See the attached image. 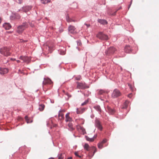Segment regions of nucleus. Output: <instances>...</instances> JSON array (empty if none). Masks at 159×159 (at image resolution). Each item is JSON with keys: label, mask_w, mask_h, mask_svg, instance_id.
<instances>
[{"label": "nucleus", "mask_w": 159, "mask_h": 159, "mask_svg": "<svg viewBox=\"0 0 159 159\" xmlns=\"http://www.w3.org/2000/svg\"><path fill=\"white\" fill-rule=\"evenodd\" d=\"M84 149L87 151H89V156H91V151H93V154L91 157H92L94 155V153L97 152V149L95 147L93 146L91 148H89V146L88 143H85L84 146Z\"/></svg>", "instance_id": "obj_1"}, {"label": "nucleus", "mask_w": 159, "mask_h": 159, "mask_svg": "<svg viewBox=\"0 0 159 159\" xmlns=\"http://www.w3.org/2000/svg\"><path fill=\"white\" fill-rule=\"evenodd\" d=\"M0 53L4 56L7 57L10 55L11 53L9 52V49L6 47H3L0 49Z\"/></svg>", "instance_id": "obj_2"}, {"label": "nucleus", "mask_w": 159, "mask_h": 159, "mask_svg": "<svg viewBox=\"0 0 159 159\" xmlns=\"http://www.w3.org/2000/svg\"><path fill=\"white\" fill-rule=\"evenodd\" d=\"M28 25L27 22H25L22 24L18 26L17 29V32L18 33H21L26 28L28 27Z\"/></svg>", "instance_id": "obj_3"}, {"label": "nucleus", "mask_w": 159, "mask_h": 159, "mask_svg": "<svg viewBox=\"0 0 159 159\" xmlns=\"http://www.w3.org/2000/svg\"><path fill=\"white\" fill-rule=\"evenodd\" d=\"M121 95V93L119 90L115 89L112 93L111 97L113 98H115L120 96Z\"/></svg>", "instance_id": "obj_4"}, {"label": "nucleus", "mask_w": 159, "mask_h": 159, "mask_svg": "<svg viewBox=\"0 0 159 159\" xmlns=\"http://www.w3.org/2000/svg\"><path fill=\"white\" fill-rule=\"evenodd\" d=\"M97 36L98 38L102 40H107L108 38L107 35L102 32H99L97 35Z\"/></svg>", "instance_id": "obj_5"}, {"label": "nucleus", "mask_w": 159, "mask_h": 159, "mask_svg": "<svg viewBox=\"0 0 159 159\" xmlns=\"http://www.w3.org/2000/svg\"><path fill=\"white\" fill-rule=\"evenodd\" d=\"M116 51V48L113 47H110L106 50L105 53L107 55L109 56L114 53Z\"/></svg>", "instance_id": "obj_6"}, {"label": "nucleus", "mask_w": 159, "mask_h": 159, "mask_svg": "<svg viewBox=\"0 0 159 159\" xmlns=\"http://www.w3.org/2000/svg\"><path fill=\"white\" fill-rule=\"evenodd\" d=\"M76 28L72 25H70L68 27V30L69 32L71 34H74L76 33L75 31Z\"/></svg>", "instance_id": "obj_7"}, {"label": "nucleus", "mask_w": 159, "mask_h": 159, "mask_svg": "<svg viewBox=\"0 0 159 159\" xmlns=\"http://www.w3.org/2000/svg\"><path fill=\"white\" fill-rule=\"evenodd\" d=\"M95 125L100 130H102V126L100 122L98 120L96 119L95 120Z\"/></svg>", "instance_id": "obj_8"}, {"label": "nucleus", "mask_w": 159, "mask_h": 159, "mask_svg": "<svg viewBox=\"0 0 159 159\" xmlns=\"http://www.w3.org/2000/svg\"><path fill=\"white\" fill-rule=\"evenodd\" d=\"M52 82L50 79L49 78H44V81L43 82V84L45 85L47 84H51Z\"/></svg>", "instance_id": "obj_9"}, {"label": "nucleus", "mask_w": 159, "mask_h": 159, "mask_svg": "<svg viewBox=\"0 0 159 159\" xmlns=\"http://www.w3.org/2000/svg\"><path fill=\"white\" fill-rule=\"evenodd\" d=\"M93 108L98 112L99 114H101L102 111L99 105H95L93 107Z\"/></svg>", "instance_id": "obj_10"}, {"label": "nucleus", "mask_w": 159, "mask_h": 159, "mask_svg": "<svg viewBox=\"0 0 159 159\" xmlns=\"http://www.w3.org/2000/svg\"><path fill=\"white\" fill-rule=\"evenodd\" d=\"M77 87L80 89H84L85 88V84L83 83L77 82Z\"/></svg>", "instance_id": "obj_11"}, {"label": "nucleus", "mask_w": 159, "mask_h": 159, "mask_svg": "<svg viewBox=\"0 0 159 159\" xmlns=\"http://www.w3.org/2000/svg\"><path fill=\"white\" fill-rule=\"evenodd\" d=\"M8 71V69L7 68H2L0 69V74L1 75L7 74Z\"/></svg>", "instance_id": "obj_12"}, {"label": "nucleus", "mask_w": 159, "mask_h": 159, "mask_svg": "<svg viewBox=\"0 0 159 159\" xmlns=\"http://www.w3.org/2000/svg\"><path fill=\"white\" fill-rule=\"evenodd\" d=\"M107 110L108 113L111 115L114 114L115 112V110L114 109L111 108L109 106L107 107Z\"/></svg>", "instance_id": "obj_13"}, {"label": "nucleus", "mask_w": 159, "mask_h": 159, "mask_svg": "<svg viewBox=\"0 0 159 159\" xmlns=\"http://www.w3.org/2000/svg\"><path fill=\"white\" fill-rule=\"evenodd\" d=\"M32 7V6H29L23 7L22 8V10L23 11L25 12H26L31 10Z\"/></svg>", "instance_id": "obj_14"}, {"label": "nucleus", "mask_w": 159, "mask_h": 159, "mask_svg": "<svg viewBox=\"0 0 159 159\" xmlns=\"http://www.w3.org/2000/svg\"><path fill=\"white\" fill-rule=\"evenodd\" d=\"M125 52L127 53H130L132 52V49L129 45H126L124 48Z\"/></svg>", "instance_id": "obj_15"}, {"label": "nucleus", "mask_w": 159, "mask_h": 159, "mask_svg": "<svg viewBox=\"0 0 159 159\" xmlns=\"http://www.w3.org/2000/svg\"><path fill=\"white\" fill-rule=\"evenodd\" d=\"M19 59L22 60L25 62H28L30 60V59L28 57L25 56H20L19 57Z\"/></svg>", "instance_id": "obj_16"}, {"label": "nucleus", "mask_w": 159, "mask_h": 159, "mask_svg": "<svg viewBox=\"0 0 159 159\" xmlns=\"http://www.w3.org/2000/svg\"><path fill=\"white\" fill-rule=\"evenodd\" d=\"M69 113H67L66 115V121L67 122H71L72 121V118L69 116Z\"/></svg>", "instance_id": "obj_17"}, {"label": "nucleus", "mask_w": 159, "mask_h": 159, "mask_svg": "<svg viewBox=\"0 0 159 159\" xmlns=\"http://www.w3.org/2000/svg\"><path fill=\"white\" fill-rule=\"evenodd\" d=\"M3 27L6 30H9L11 28V25L9 23H5L3 25Z\"/></svg>", "instance_id": "obj_18"}, {"label": "nucleus", "mask_w": 159, "mask_h": 159, "mask_svg": "<svg viewBox=\"0 0 159 159\" xmlns=\"http://www.w3.org/2000/svg\"><path fill=\"white\" fill-rule=\"evenodd\" d=\"M20 18V16L18 14H15L13 15L12 17V19H19Z\"/></svg>", "instance_id": "obj_19"}, {"label": "nucleus", "mask_w": 159, "mask_h": 159, "mask_svg": "<svg viewBox=\"0 0 159 159\" xmlns=\"http://www.w3.org/2000/svg\"><path fill=\"white\" fill-rule=\"evenodd\" d=\"M98 22L102 24H107V22L106 20H103V19H98Z\"/></svg>", "instance_id": "obj_20"}, {"label": "nucleus", "mask_w": 159, "mask_h": 159, "mask_svg": "<svg viewBox=\"0 0 159 159\" xmlns=\"http://www.w3.org/2000/svg\"><path fill=\"white\" fill-rule=\"evenodd\" d=\"M97 93L99 95L103 94L105 92V91L103 89H98L97 91Z\"/></svg>", "instance_id": "obj_21"}, {"label": "nucleus", "mask_w": 159, "mask_h": 159, "mask_svg": "<svg viewBox=\"0 0 159 159\" xmlns=\"http://www.w3.org/2000/svg\"><path fill=\"white\" fill-rule=\"evenodd\" d=\"M45 107V106L43 104H40L39 105V110L40 111H42L43 110Z\"/></svg>", "instance_id": "obj_22"}, {"label": "nucleus", "mask_w": 159, "mask_h": 159, "mask_svg": "<svg viewBox=\"0 0 159 159\" xmlns=\"http://www.w3.org/2000/svg\"><path fill=\"white\" fill-rule=\"evenodd\" d=\"M95 136H94L93 137L91 138H89L88 136L86 135L85 136V137L86 138V140L89 142H93L94 140V137Z\"/></svg>", "instance_id": "obj_23"}, {"label": "nucleus", "mask_w": 159, "mask_h": 159, "mask_svg": "<svg viewBox=\"0 0 159 159\" xmlns=\"http://www.w3.org/2000/svg\"><path fill=\"white\" fill-rule=\"evenodd\" d=\"M129 101L127 100L124 103L123 107V108H126L127 107L128 105L129 104Z\"/></svg>", "instance_id": "obj_24"}, {"label": "nucleus", "mask_w": 159, "mask_h": 159, "mask_svg": "<svg viewBox=\"0 0 159 159\" xmlns=\"http://www.w3.org/2000/svg\"><path fill=\"white\" fill-rule=\"evenodd\" d=\"M25 119L27 123H31L32 122L33 120L30 119L27 116H25Z\"/></svg>", "instance_id": "obj_25"}, {"label": "nucleus", "mask_w": 159, "mask_h": 159, "mask_svg": "<svg viewBox=\"0 0 159 159\" xmlns=\"http://www.w3.org/2000/svg\"><path fill=\"white\" fill-rule=\"evenodd\" d=\"M61 112V110L59 111L58 112V116L61 119H63L64 118V115L63 113H60Z\"/></svg>", "instance_id": "obj_26"}, {"label": "nucleus", "mask_w": 159, "mask_h": 159, "mask_svg": "<svg viewBox=\"0 0 159 159\" xmlns=\"http://www.w3.org/2000/svg\"><path fill=\"white\" fill-rule=\"evenodd\" d=\"M68 125L69 128L70 129V130H73L74 129L73 128V125L71 123H69L68 124Z\"/></svg>", "instance_id": "obj_27"}, {"label": "nucleus", "mask_w": 159, "mask_h": 159, "mask_svg": "<svg viewBox=\"0 0 159 159\" xmlns=\"http://www.w3.org/2000/svg\"><path fill=\"white\" fill-rule=\"evenodd\" d=\"M41 2L44 4L50 2V0H40Z\"/></svg>", "instance_id": "obj_28"}, {"label": "nucleus", "mask_w": 159, "mask_h": 159, "mask_svg": "<svg viewBox=\"0 0 159 159\" xmlns=\"http://www.w3.org/2000/svg\"><path fill=\"white\" fill-rule=\"evenodd\" d=\"M98 146L99 148L102 149L103 147V144L100 143L98 144Z\"/></svg>", "instance_id": "obj_29"}, {"label": "nucleus", "mask_w": 159, "mask_h": 159, "mask_svg": "<svg viewBox=\"0 0 159 159\" xmlns=\"http://www.w3.org/2000/svg\"><path fill=\"white\" fill-rule=\"evenodd\" d=\"M80 129L81 130L83 134H84L86 133L85 129L83 127H80Z\"/></svg>", "instance_id": "obj_30"}, {"label": "nucleus", "mask_w": 159, "mask_h": 159, "mask_svg": "<svg viewBox=\"0 0 159 159\" xmlns=\"http://www.w3.org/2000/svg\"><path fill=\"white\" fill-rule=\"evenodd\" d=\"M58 159H63V157L62 156L61 153L59 154L57 156Z\"/></svg>", "instance_id": "obj_31"}, {"label": "nucleus", "mask_w": 159, "mask_h": 159, "mask_svg": "<svg viewBox=\"0 0 159 159\" xmlns=\"http://www.w3.org/2000/svg\"><path fill=\"white\" fill-rule=\"evenodd\" d=\"M89 102V101L87 100H85L84 102H83V103H82V104H81V106H84L86 104Z\"/></svg>", "instance_id": "obj_32"}, {"label": "nucleus", "mask_w": 159, "mask_h": 159, "mask_svg": "<svg viewBox=\"0 0 159 159\" xmlns=\"http://www.w3.org/2000/svg\"><path fill=\"white\" fill-rule=\"evenodd\" d=\"M81 78V76L80 75L78 76L75 77V79L77 80H80Z\"/></svg>", "instance_id": "obj_33"}, {"label": "nucleus", "mask_w": 159, "mask_h": 159, "mask_svg": "<svg viewBox=\"0 0 159 159\" xmlns=\"http://www.w3.org/2000/svg\"><path fill=\"white\" fill-rule=\"evenodd\" d=\"M107 141V140L106 139H104L103 140L100 142L102 143V144H103L105 143H106Z\"/></svg>", "instance_id": "obj_34"}, {"label": "nucleus", "mask_w": 159, "mask_h": 159, "mask_svg": "<svg viewBox=\"0 0 159 159\" xmlns=\"http://www.w3.org/2000/svg\"><path fill=\"white\" fill-rule=\"evenodd\" d=\"M77 43L78 46H80L81 45V43L80 40L77 41Z\"/></svg>", "instance_id": "obj_35"}, {"label": "nucleus", "mask_w": 159, "mask_h": 159, "mask_svg": "<svg viewBox=\"0 0 159 159\" xmlns=\"http://www.w3.org/2000/svg\"><path fill=\"white\" fill-rule=\"evenodd\" d=\"M132 96L133 94L132 93H130L127 95V97L130 98H132Z\"/></svg>", "instance_id": "obj_36"}, {"label": "nucleus", "mask_w": 159, "mask_h": 159, "mask_svg": "<svg viewBox=\"0 0 159 159\" xmlns=\"http://www.w3.org/2000/svg\"><path fill=\"white\" fill-rule=\"evenodd\" d=\"M75 156H77V157H79L80 158H81V156H80V155H79L78 154V153L77 152H75Z\"/></svg>", "instance_id": "obj_37"}, {"label": "nucleus", "mask_w": 159, "mask_h": 159, "mask_svg": "<svg viewBox=\"0 0 159 159\" xmlns=\"http://www.w3.org/2000/svg\"><path fill=\"white\" fill-rule=\"evenodd\" d=\"M66 20L68 22H72V21H73V22H75V20H72V19H71L70 20H68V19H67V18H66Z\"/></svg>", "instance_id": "obj_38"}, {"label": "nucleus", "mask_w": 159, "mask_h": 159, "mask_svg": "<svg viewBox=\"0 0 159 159\" xmlns=\"http://www.w3.org/2000/svg\"><path fill=\"white\" fill-rule=\"evenodd\" d=\"M121 8V7H120L113 14H112V15H114L116 14V12L118 10H120V9Z\"/></svg>", "instance_id": "obj_39"}, {"label": "nucleus", "mask_w": 159, "mask_h": 159, "mask_svg": "<svg viewBox=\"0 0 159 159\" xmlns=\"http://www.w3.org/2000/svg\"><path fill=\"white\" fill-rule=\"evenodd\" d=\"M27 40H24L23 39H20V42H27Z\"/></svg>", "instance_id": "obj_40"}, {"label": "nucleus", "mask_w": 159, "mask_h": 159, "mask_svg": "<svg viewBox=\"0 0 159 159\" xmlns=\"http://www.w3.org/2000/svg\"><path fill=\"white\" fill-rule=\"evenodd\" d=\"M18 0V3L20 4L22 3V0Z\"/></svg>", "instance_id": "obj_41"}, {"label": "nucleus", "mask_w": 159, "mask_h": 159, "mask_svg": "<svg viewBox=\"0 0 159 159\" xmlns=\"http://www.w3.org/2000/svg\"><path fill=\"white\" fill-rule=\"evenodd\" d=\"M85 25L87 27H89V26H90V24H85Z\"/></svg>", "instance_id": "obj_42"}, {"label": "nucleus", "mask_w": 159, "mask_h": 159, "mask_svg": "<svg viewBox=\"0 0 159 159\" xmlns=\"http://www.w3.org/2000/svg\"><path fill=\"white\" fill-rule=\"evenodd\" d=\"M131 5V3H130L128 7V9H129V8L130 7Z\"/></svg>", "instance_id": "obj_43"}, {"label": "nucleus", "mask_w": 159, "mask_h": 159, "mask_svg": "<svg viewBox=\"0 0 159 159\" xmlns=\"http://www.w3.org/2000/svg\"><path fill=\"white\" fill-rule=\"evenodd\" d=\"M72 157H69L67 158V159H72Z\"/></svg>", "instance_id": "obj_44"}, {"label": "nucleus", "mask_w": 159, "mask_h": 159, "mask_svg": "<svg viewBox=\"0 0 159 159\" xmlns=\"http://www.w3.org/2000/svg\"><path fill=\"white\" fill-rule=\"evenodd\" d=\"M129 86L130 88L131 89H132V88H131V85H130L129 84Z\"/></svg>", "instance_id": "obj_45"}, {"label": "nucleus", "mask_w": 159, "mask_h": 159, "mask_svg": "<svg viewBox=\"0 0 159 159\" xmlns=\"http://www.w3.org/2000/svg\"><path fill=\"white\" fill-rule=\"evenodd\" d=\"M67 18V19H68V20H70L71 19H70V18H69V17H66V19Z\"/></svg>", "instance_id": "obj_46"}, {"label": "nucleus", "mask_w": 159, "mask_h": 159, "mask_svg": "<svg viewBox=\"0 0 159 159\" xmlns=\"http://www.w3.org/2000/svg\"><path fill=\"white\" fill-rule=\"evenodd\" d=\"M94 115H91V118H93V117H94Z\"/></svg>", "instance_id": "obj_47"}, {"label": "nucleus", "mask_w": 159, "mask_h": 159, "mask_svg": "<svg viewBox=\"0 0 159 159\" xmlns=\"http://www.w3.org/2000/svg\"><path fill=\"white\" fill-rule=\"evenodd\" d=\"M17 61V62L18 63H19L20 62V61L19 60H17L16 61Z\"/></svg>", "instance_id": "obj_48"}, {"label": "nucleus", "mask_w": 159, "mask_h": 159, "mask_svg": "<svg viewBox=\"0 0 159 159\" xmlns=\"http://www.w3.org/2000/svg\"><path fill=\"white\" fill-rule=\"evenodd\" d=\"M32 27H33L34 26V25H32V24H31L30 25Z\"/></svg>", "instance_id": "obj_49"}, {"label": "nucleus", "mask_w": 159, "mask_h": 159, "mask_svg": "<svg viewBox=\"0 0 159 159\" xmlns=\"http://www.w3.org/2000/svg\"><path fill=\"white\" fill-rule=\"evenodd\" d=\"M67 95L69 97H71V96H69V94H67Z\"/></svg>", "instance_id": "obj_50"}, {"label": "nucleus", "mask_w": 159, "mask_h": 159, "mask_svg": "<svg viewBox=\"0 0 159 159\" xmlns=\"http://www.w3.org/2000/svg\"><path fill=\"white\" fill-rule=\"evenodd\" d=\"M132 0H131L130 3H131V4H132Z\"/></svg>", "instance_id": "obj_51"}, {"label": "nucleus", "mask_w": 159, "mask_h": 159, "mask_svg": "<svg viewBox=\"0 0 159 159\" xmlns=\"http://www.w3.org/2000/svg\"><path fill=\"white\" fill-rule=\"evenodd\" d=\"M1 18H0V24L1 23Z\"/></svg>", "instance_id": "obj_52"}, {"label": "nucleus", "mask_w": 159, "mask_h": 159, "mask_svg": "<svg viewBox=\"0 0 159 159\" xmlns=\"http://www.w3.org/2000/svg\"><path fill=\"white\" fill-rule=\"evenodd\" d=\"M77 114L79 113V112L77 111Z\"/></svg>", "instance_id": "obj_53"}]
</instances>
